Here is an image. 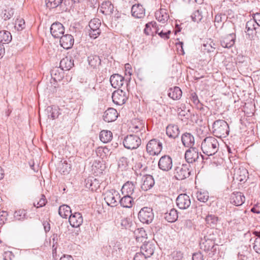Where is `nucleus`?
<instances>
[{
    "label": "nucleus",
    "instance_id": "a18cd8bd",
    "mask_svg": "<svg viewBox=\"0 0 260 260\" xmlns=\"http://www.w3.org/2000/svg\"><path fill=\"white\" fill-rule=\"evenodd\" d=\"M192 21L199 23L203 18L202 12L198 10L194 11L190 16Z\"/></svg>",
    "mask_w": 260,
    "mask_h": 260
},
{
    "label": "nucleus",
    "instance_id": "4be33fe9",
    "mask_svg": "<svg viewBox=\"0 0 260 260\" xmlns=\"http://www.w3.org/2000/svg\"><path fill=\"white\" fill-rule=\"evenodd\" d=\"M145 242L146 241H144V244L141 246V252L148 258L150 257L153 254L154 246L151 243Z\"/></svg>",
    "mask_w": 260,
    "mask_h": 260
},
{
    "label": "nucleus",
    "instance_id": "412c9836",
    "mask_svg": "<svg viewBox=\"0 0 260 260\" xmlns=\"http://www.w3.org/2000/svg\"><path fill=\"white\" fill-rule=\"evenodd\" d=\"M181 141L184 147L191 148L194 144V138L190 133H185L181 136Z\"/></svg>",
    "mask_w": 260,
    "mask_h": 260
},
{
    "label": "nucleus",
    "instance_id": "ea45409f",
    "mask_svg": "<svg viewBox=\"0 0 260 260\" xmlns=\"http://www.w3.org/2000/svg\"><path fill=\"white\" fill-rule=\"evenodd\" d=\"M86 186L92 191H95L100 187L99 181L96 179L88 180Z\"/></svg>",
    "mask_w": 260,
    "mask_h": 260
},
{
    "label": "nucleus",
    "instance_id": "6e6552de",
    "mask_svg": "<svg viewBox=\"0 0 260 260\" xmlns=\"http://www.w3.org/2000/svg\"><path fill=\"white\" fill-rule=\"evenodd\" d=\"M104 200L107 205L111 207H115L117 205V199H119L118 192L112 189L105 191L104 193Z\"/></svg>",
    "mask_w": 260,
    "mask_h": 260
},
{
    "label": "nucleus",
    "instance_id": "7c9ffc66",
    "mask_svg": "<svg viewBox=\"0 0 260 260\" xmlns=\"http://www.w3.org/2000/svg\"><path fill=\"white\" fill-rule=\"evenodd\" d=\"M101 11L106 15L112 14L114 11V6L111 2H103L101 6Z\"/></svg>",
    "mask_w": 260,
    "mask_h": 260
},
{
    "label": "nucleus",
    "instance_id": "473e14b6",
    "mask_svg": "<svg viewBox=\"0 0 260 260\" xmlns=\"http://www.w3.org/2000/svg\"><path fill=\"white\" fill-rule=\"evenodd\" d=\"M113 138L112 133L108 130H103L100 134V139L102 142L107 143L110 142Z\"/></svg>",
    "mask_w": 260,
    "mask_h": 260
},
{
    "label": "nucleus",
    "instance_id": "2f4dec72",
    "mask_svg": "<svg viewBox=\"0 0 260 260\" xmlns=\"http://www.w3.org/2000/svg\"><path fill=\"white\" fill-rule=\"evenodd\" d=\"M58 213L59 215L64 218H67L72 214V211L70 206L67 205H62L59 207Z\"/></svg>",
    "mask_w": 260,
    "mask_h": 260
},
{
    "label": "nucleus",
    "instance_id": "13d9d810",
    "mask_svg": "<svg viewBox=\"0 0 260 260\" xmlns=\"http://www.w3.org/2000/svg\"><path fill=\"white\" fill-rule=\"evenodd\" d=\"M191 117V113H187L186 115H185V116L180 117V121H181V123L183 125H185L188 124L189 119Z\"/></svg>",
    "mask_w": 260,
    "mask_h": 260
},
{
    "label": "nucleus",
    "instance_id": "dca6fc26",
    "mask_svg": "<svg viewBox=\"0 0 260 260\" xmlns=\"http://www.w3.org/2000/svg\"><path fill=\"white\" fill-rule=\"evenodd\" d=\"M158 167L163 171H167L171 169L172 167L171 158L167 155L162 156L158 161Z\"/></svg>",
    "mask_w": 260,
    "mask_h": 260
},
{
    "label": "nucleus",
    "instance_id": "9b49d317",
    "mask_svg": "<svg viewBox=\"0 0 260 260\" xmlns=\"http://www.w3.org/2000/svg\"><path fill=\"white\" fill-rule=\"evenodd\" d=\"M227 19V17L225 14H223L221 13L217 14L215 16V26L216 27H218L220 26L221 23L222 22L221 27H224L225 26H228L233 28H234V24L232 23L230 21H226V20Z\"/></svg>",
    "mask_w": 260,
    "mask_h": 260
},
{
    "label": "nucleus",
    "instance_id": "a211bd4d",
    "mask_svg": "<svg viewBox=\"0 0 260 260\" xmlns=\"http://www.w3.org/2000/svg\"><path fill=\"white\" fill-rule=\"evenodd\" d=\"M156 19L163 24L168 21L169 19L168 11L166 9L160 8L155 13Z\"/></svg>",
    "mask_w": 260,
    "mask_h": 260
},
{
    "label": "nucleus",
    "instance_id": "6e6d98bb",
    "mask_svg": "<svg viewBox=\"0 0 260 260\" xmlns=\"http://www.w3.org/2000/svg\"><path fill=\"white\" fill-rule=\"evenodd\" d=\"M179 91L178 87H175L173 89L170 88L168 92V96L174 100L178 99V91Z\"/></svg>",
    "mask_w": 260,
    "mask_h": 260
},
{
    "label": "nucleus",
    "instance_id": "de8ad7c7",
    "mask_svg": "<svg viewBox=\"0 0 260 260\" xmlns=\"http://www.w3.org/2000/svg\"><path fill=\"white\" fill-rule=\"evenodd\" d=\"M132 131L134 133L145 131L144 123L141 121H137L135 124H133L131 127Z\"/></svg>",
    "mask_w": 260,
    "mask_h": 260
},
{
    "label": "nucleus",
    "instance_id": "864d4df0",
    "mask_svg": "<svg viewBox=\"0 0 260 260\" xmlns=\"http://www.w3.org/2000/svg\"><path fill=\"white\" fill-rule=\"evenodd\" d=\"M128 167L127 158L125 157H122L118 161V168L122 171L127 169Z\"/></svg>",
    "mask_w": 260,
    "mask_h": 260
},
{
    "label": "nucleus",
    "instance_id": "f3484780",
    "mask_svg": "<svg viewBox=\"0 0 260 260\" xmlns=\"http://www.w3.org/2000/svg\"><path fill=\"white\" fill-rule=\"evenodd\" d=\"M60 44L64 49H70L74 44V40L71 35L67 34L60 38Z\"/></svg>",
    "mask_w": 260,
    "mask_h": 260
},
{
    "label": "nucleus",
    "instance_id": "4c0bfd02",
    "mask_svg": "<svg viewBox=\"0 0 260 260\" xmlns=\"http://www.w3.org/2000/svg\"><path fill=\"white\" fill-rule=\"evenodd\" d=\"M189 167L190 165L188 164L182 165V167L180 169V179H184L189 176L190 173L189 170Z\"/></svg>",
    "mask_w": 260,
    "mask_h": 260
},
{
    "label": "nucleus",
    "instance_id": "393cba45",
    "mask_svg": "<svg viewBox=\"0 0 260 260\" xmlns=\"http://www.w3.org/2000/svg\"><path fill=\"white\" fill-rule=\"evenodd\" d=\"M189 197L186 193H180V209H186L190 206Z\"/></svg>",
    "mask_w": 260,
    "mask_h": 260
},
{
    "label": "nucleus",
    "instance_id": "f03ea898",
    "mask_svg": "<svg viewBox=\"0 0 260 260\" xmlns=\"http://www.w3.org/2000/svg\"><path fill=\"white\" fill-rule=\"evenodd\" d=\"M200 248L207 252L210 257H212L217 251L218 245L215 243L213 236L210 234L205 236L200 243Z\"/></svg>",
    "mask_w": 260,
    "mask_h": 260
},
{
    "label": "nucleus",
    "instance_id": "9d476101",
    "mask_svg": "<svg viewBox=\"0 0 260 260\" xmlns=\"http://www.w3.org/2000/svg\"><path fill=\"white\" fill-rule=\"evenodd\" d=\"M50 32L54 38H60L64 32V27L59 22H55L50 26Z\"/></svg>",
    "mask_w": 260,
    "mask_h": 260
},
{
    "label": "nucleus",
    "instance_id": "8fccbe9b",
    "mask_svg": "<svg viewBox=\"0 0 260 260\" xmlns=\"http://www.w3.org/2000/svg\"><path fill=\"white\" fill-rule=\"evenodd\" d=\"M47 201L44 194H41V198L39 200L34 202V206L37 208H40L44 206L47 203Z\"/></svg>",
    "mask_w": 260,
    "mask_h": 260
},
{
    "label": "nucleus",
    "instance_id": "69168bd1",
    "mask_svg": "<svg viewBox=\"0 0 260 260\" xmlns=\"http://www.w3.org/2000/svg\"><path fill=\"white\" fill-rule=\"evenodd\" d=\"M192 260H203V256L201 252L195 253L192 255Z\"/></svg>",
    "mask_w": 260,
    "mask_h": 260
},
{
    "label": "nucleus",
    "instance_id": "37998d69",
    "mask_svg": "<svg viewBox=\"0 0 260 260\" xmlns=\"http://www.w3.org/2000/svg\"><path fill=\"white\" fill-rule=\"evenodd\" d=\"M255 28V21L250 20L247 22L245 26V31L247 33L248 35L250 36V35H252L253 31Z\"/></svg>",
    "mask_w": 260,
    "mask_h": 260
},
{
    "label": "nucleus",
    "instance_id": "c756f323",
    "mask_svg": "<svg viewBox=\"0 0 260 260\" xmlns=\"http://www.w3.org/2000/svg\"><path fill=\"white\" fill-rule=\"evenodd\" d=\"M73 66L74 61L70 58H63L60 61V70L61 71H68L70 70Z\"/></svg>",
    "mask_w": 260,
    "mask_h": 260
},
{
    "label": "nucleus",
    "instance_id": "3c124183",
    "mask_svg": "<svg viewBox=\"0 0 260 260\" xmlns=\"http://www.w3.org/2000/svg\"><path fill=\"white\" fill-rule=\"evenodd\" d=\"M101 25V20L98 18H94L89 22V26L91 29H100Z\"/></svg>",
    "mask_w": 260,
    "mask_h": 260
},
{
    "label": "nucleus",
    "instance_id": "e433bc0d",
    "mask_svg": "<svg viewBox=\"0 0 260 260\" xmlns=\"http://www.w3.org/2000/svg\"><path fill=\"white\" fill-rule=\"evenodd\" d=\"M136 239L138 242H144V240L147 238V234L143 229H138L135 232Z\"/></svg>",
    "mask_w": 260,
    "mask_h": 260
},
{
    "label": "nucleus",
    "instance_id": "603ef678",
    "mask_svg": "<svg viewBox=\"0 0 260 260\" xmlns=\"http://www.w3.org/2000/svg\"><path fill=\"white\" fill-rule=\"evenodd\" d=\"M156 26V22L154 21H151L147 23L145 25V28L144 29V32L146 35H150L151 33H153L152 31V28L154 29V27Z\"/></svg>",
    "mask_w": 260,
    "mask_h": 260
},
{
    "label": "nucleus",
    "instance_id": "cd10ccee",
    "mask_svg": "<svg viewBox=\"0 0 260 260\" xmlns=\"http://www.w3.org/2000/svg\"><path fill=\"white\" fill-rule=\"evenodd\" d=\"M136 198V196H131L129 195L124 194L120 200V204L121 206L124 208H131L134 203V199Z\"/></svg>",
    "mask_w": 260,
    "mask_h": 260
},
{
    "label": "nucleus",
    "instance_id": "f8f14e48",
    "mask_svg": "<svg viewBox=\"0 0 260 260\" xmlns=\"http://www.w3.org/2000/svg\"><path fill=\"white\" fill-rule=\"evenodd\" d=\"M236 35L234 32H231L225 37L221 38L220 44L222 47L230 48L233 46L235 43Z\"/></svg>",
    "mask_w": 260,
    "mask_h": 260
},
{
    "label": "nucleus",
    "instance_id": "79ce46f5",
    "mask_svg": "<svg viewBox=\"0 0 260 260\" xmlns=\"http://www.w3.org/2000/svg\"><path fill=\"white\" fill-rule=\"evenodd\" d=\"M51 75L55 81H59L63 77L62 71L61 70V72H59V68H58L53 69L51 72Z\"/></svg>",
    "mask_w": 260,
    "mask_h": 260
},
{
    "label": "nucleus",
    "instance_id": "680f3d73",
    "mask_svg": "<svg viewBox=\"0 0 260 260\" xmlns=\"http://www.w3.org/2000/svg\"><path fill=\"white\" fill-rule=\"evenodd\" d=\"M101 34L100 29H91L89 31V36L93 39L96 38Z\"/></svg>",
    "mask_w": 260,
    "mask_h": 260
},
{
    "label": "nucleus",
    "instance_id": "09e8293b",
    "mask_svg": "<svg viewBox=\"0 0 260 260\" xmlns=\"http://www.w3.org/2000/svg\"><path fill=\"white\" fill-rule=\"evenodd\" d=\"M63 0H46V6L50 8H55L60 6Z\"/></svg>",
    "mask_w": 260,
    "mask_h": 260
},
{
    "label": "nucleus",
    "instance_id": "58836bf2",
    "mask_svg": "<svg viewBox=\"0 0 260 260\" xmlns=\"http://www.w3.org/2000/svg\"><path fill=\"white\" fill-rule=\"evenodd\" d=\"M218 220V217L213 214H208L205 218V221L208 226L213 228L216 226Z\"/></svg>",
    "mask_w": 260,
    "mask_h": 260
},
{
    "label": "nucleus",
    "instance_id": "a878e982",
    "mask_svg": "<svg viewBox=\"0 0 260 260\" xmlns=\"http://www.w3.org/2000/svg\"><path fill=\"white\" fill-rule=\"evenodd\" d=\"M89 65L93 69H98L101 64V59L97 55H90L88 57Z\"/></svg>",
    "mask_w": 260,
    "mask_h": 260
},
{
    "label": "nucleus",
    "instance_id": "ddd939ff",
    "mask_svg": "<svg viewBox=\"0 0 260 260\" xmlns=\"http://www.w3.org/2000/svg\"><path fill=\"white\" fill-rule=\"evenodd\" d=\"M69 221L72 227H79L83 221L82 214L79 212L72 213L69 218Z\"/></svg>",
    "mask_w": 260,
    "mask_h": 260
},
{
    "label": "nucleus",
    "instance_id": "c03bdc74",
    "mask_svg": "<svg viewBox=\"0 0 260 260\" xmlns=\"http://www.w3.org/2000/svg\"><path fill=\"white\" fill-rule=\"evenodd\" d=\"M197 198L199 201L205 203L209 199L208 192L205 191H198L197 192Z\"/></svg>",
    "mask_w": 260,
    "mask_h": 260
},
{
    "label": "nucleus",
    "instance_id": "774afa93",
    "mask_svg": "<svg viewBox=\"0 0 260 260\" xmlns=\"http://www.w3.org/2000/svg\"><path fill=\"white\" fill-rule=\"evenodd\" d=\"M252 20L255 21V23L260 26V13L255 14Z\"/></svg>",
    "mask_w": 260,
    "mask_h": 260
},
{
    "label": "nucleus",
    "instance_id": "0e129e2a",
    "mask_svg": "<svg viewBox=\"0 0 260 260\" xmlns=\"http://www.w3.org/2000/svg\"><path fill=\"white\" fill-rule=\"evenodd\" d=\"M3 256L4 260H12L14 255L12 252L6 251L4 252Z\"/></svg>",
    "mask_w": 260,
    "mask_h": 260
},
{
    "label": "nucleus",
    "instance_id": "4d7b16f0",
    "mask_svg": "<svg viewBox=\"0 0 260 260\" xmlns=\"http://www.w3.org/2000/svg\"><path fill=\"white\" fill-rule=\"evenodd\" d=\"M25 24L24 20L23 19H17L15 21V28L18 31L22 30L25 28Z\"/></svg>",
    "mask_w": 260,
    "mask_h": 260
},
{
    "label": "nucleus",
    "instance_id": "39448f33",
    "mask_svg": "<svg viewBox=\"0 0 260 260\" xmlns=\"http://www.w3.org/2000/svg\"><path fill=\"white\" fill-rule=\"evenodd\" d=\"M162 143L156 139L150 140L146 145V151L152 155L159 154L162 150Z\"/></svg>",
    "mask_w": 260,
    "mask_h": 260
},
{
    "label": "nucleus",
    "instance_id": "b1692460",
    "mask_svg": "<svg viewBox=\"0 0 260 260\" xmlns=\"http://www.w3.org/2000/svg\"><path fill=\"white\" fill-rule=\"evenodd\" d=\"M166 134L171 138H177L179 135V126L177 125H169L166 128Z\"/></svg>",
    "mask_w": 260,
    "mask_h": 260
},
{
    "label": "nucleus",
    "instance_id": "49530a36",
    "mask_svg": "<svg viewBox=\"0 0 260 260\" xmlns=\"http://www.w3.org/2000/svg\"><path fill=\"white\" fill-rule=\"evenodd\" d=\"M26 215V212L25 210L20 209L15 212L14 217L16 220H21L25 218Z\"/></svg>",
    "mask_w": 260,
    "mask_h": 260
},
{
    "label": "nucleus",
    "instance_id": "20e7f679",
    "mask_svg": "<svg viewBox=\"0 0 260 260\" xmlns=\"http://www.w3.org/2000/svg\"><path fill=\"white\" fill-rule=\"evenodd\" d=\"M123 144L126 149H136L141 145V140L138 136L129 135L124 138Z\"/></svg>",
    "mask_w": 260,
    "mask_h": 260
},
{
    "label": "nucleus",
    "instance_id": "338daca9",
    "mask_svg": "<svg viewBox=\"0 0 260 260\" xmlns=\"http://www.w3.org/2000/svg\"><path fill=\"white\" fill-rule=\"evenodd\" d=\"M191 99L194 105H198L200 102L196 93H192L191 94Z\"/></svg>",
    "mask_w": 260,
    "mask_h": 260
},
{
    "label": "nucleus",
    "instance_id": "aec40b11",
    "mask_svg": "<svg viewBox=\"0 0 260 260\" xmlns=\"http://www.w3.org/2000/svg\"><path fill=\"white\" fill-rule=\"evenodd\" d=\"M118 116L117 111L112 108L108 109L103 115L104 120L107 122H110L115 121Z\"/></svg>",
    "mask_w": 260,
    "mask_h": 260
},
{
    "label": "nucleus",
    "instance_id": "f257e3e1",
    "mask_svg": "<svg viewBox=\"0 0 260 260\" xmlns=\"http://www.w3.org/2000/svg\"><path fill=\"white\" fill-rule=\"evenodd\" d=\"M219 147L218 141L212 136L206 137L201 144L203 152L208 156L214 155L218 151Z\"/></svg>",
    "mask_w": 260,
    "mask_h": 260
},
{
    "label": "nucleus",
    "instance_id": "052dcab7",
    "mask_svg": "<svg viewBox=\"0 0 260 260\" xmlns=\"http://www.w3.org/2000/svg\"><path fill=\"white\" fill-rule=\"evenodd\" d=\"M8 214L7 212L2 211L0 212V224H3L7 219Z\"/></svg>",
    "mask_w": 260,
    "mask_h": 260
},
{
    "label": "nucleus",
    "instance_id": "0eeeda50",
    "mask_svg": "<svg viewBox=\"0 0 260 260\" xmlns=\"http://www.w3.org/2000/svg\"><path fill=\"white\" fill-rule=\"evenodd\" d=\"M184 157L188 164L196 161H198L200 159V158L201 160L205 159L204 156L201 153L199 154L197 148L195 147L189 148L185 151Z\"/></svg>",
    "mask_w": 260,
    "mask_h": 260
},
{
    "label": "nucleus",
    "instance_id": "f704fd0d",
    "mask_svg": "<svg viewBox=\"0 0 260 260\" xmlns=\"http://www.w3.org/2000/svg\"><path fill=\"white\" fill-rule=\"evenodd\" d=\"M12 40L11 33L7 30L0 31V42L3 44H8Z\"/></svg>",
    "mask_w": 260,
    "mask_h": 260
},
{
    "label": "nucleus",
    "instance_id": "c9c22d12",
    "mask_svg": "<svg viewBox=\"0 0 260 260\" xmlns=\"http://www.w3.org/2000/svg\"><path fill=\"white\" fill-rule=\"evenodd\" d=\"M248 174L247 170L244 168H239L234 173V177L240 182L243 181L246 179V175Z\"/></svg>",
    "mask_w": 260,
    "mask_h": 260
},
{
    "label": "nucleus",
    "instance_id": "e2e57ef3",
    "mask_svg": "<svg viewBox=\"0 0 260 260\" xmlns=\"http://www.w3.org/2000/svg\"><path fill=\"white\" fill-rule=\"evenodd\" d=\"M147 257L144 255L141 252L136 253L134 260H146Z\"/></svg>",
    "mask_w": 260,
    "mask_h": 260
},
{
    "label": "nucleus",
    "instance_id": "5fc2aeb1",
    "mask_svg": "<svg viewBox=\"0 0 260 260\" xmlns=\"http://www.w3.org/2000/svg\"><path fill=\"white\" fill-rule=\"evenodd\" d=\"M171 31L170 30H166L164 28H162L160 31H159V29L157 28L155 30V33L157 34L161 38L164 39H168L169 38V35L171 34Z\"/></svg>",
    "mask_w": 260,
    "mask_h": 260
},
{
    "label": "nucleus",
    "instance_id": "6ab92c4d",
    "mask_svg": "<svg viewBox=\"0 0 260 260\" xmlns=\"http://www.w3.org/2000/svg\"><path fill=\"white\" fill-rule=\"evenodd\" d=\"M230 199L231 203L237 206L242 205L245 201L244 196L241 192H234Z\"/></svg>",
    "mask_w": 260,
    "mask_h": 260
},
{
    "label": "nucleus",
    "instance_id": "1a4fd4ad",
    "mask_svg": "<svg viewBox=\"0 0 260 260\" xmlns=\"http://www.w3.org/2000/svg\"><path fill=\"white\" fill-rule=\"evenodd\" d=\"M112 98L113 102L117 105L124 104L127 100L125 92L119 89L114 91Z\"/></svg>",
    "mask_w": 260,
    "mask_h": 260
},
{
    "label": "nucleus",
    "instance_id": "bf43d9fd",
    "mask_svg": "<svg viewBox=\"0 0 260 260\" xmlns=\"http://www.w3.org/2000/svg\"><path fill=\"white\" fill-rule=\"evenodd\" d=\"M183 108H184V109H182V110L180 111V117L185 116V115L187 113H190V107L189 104H187L186 105H182Z\"/></svg>",
    "mask_w": 260,
    "mask_h": 260
},
{
    "label": "nucleus",
    "instance_id": "423d86ee",
    "mask_svg": "<svg viewBox=\"0 0 260 260\" xmlns=\"http://www.w3.org/2000/svg\"><path fill=\"white\" fill-rule=\"evenodd\" d=\"M138 218L140 221L143 223L149 224L151 223L154 218L152 208L147 207L142 208L138 213Z\"/></svg>",
    "mask_w": 260,
    "mask_h": 260
},
{
    "label": "nucleus",
    "instance_id": "bb28decb",
    "mask_svg": "<svg viewBox=\"0 0 260 260\" xmlns=\"http://www.w3.org/2000/svg\"><path fill=\"white\" fill-rule=\"evenodd\" d=\"M131 11L132 15L136 18H141L144 16V9L139 4L133 5Z\"/></svg>",
    "mask_w": 260,
    "mask_h": 260
},
{
    "label": "nucleus",
    "instance_id": "7ed1b4c3",
    "mask_svg": "<svg viewBox=\"0 0 260 260\" xmlns=\"http://www.w3.org/2000/svg\"><path fill=\"white\" fill-rule=\"evenodd\" d=\"M212 129L214 136L218 138L225 137L229 134V125L223 120L215 121L212 125Z\"/></svg>",
    "mask_w": 260,
    "mask_h": 260
},
{
    "label": "nucleus",
    "instance_id": "4468645a",
    "mask_svg": "<svg viewBox=\"0 0 260 260\" xmlns=\"http://www.w3.org/2000/svg\"><path fill=\"white\" fill-rule=\"evenodd\" d=\"M111 84L114 88L119 89L124 84V78L118 74L112 75L110 79Z\"/></svg>",
    "mask_w": 260,
    "mask_h": 260
},
{
    "label": "nucleus",
    "instance_id": "5701e85b",
    "mask_svg": "<svg viewBox=\"0 0 260 260\" xmlns=\"http://www.w3.org/2000/svg\"><path fill=\"white\" fill-rule=\"evenodd\" d=\"M143 184L141 188L144 190L150 189L154 184V180L153 177L150 175L144 176L142 178Z\"/></svg>",
    "mask_w": 260,
    "mask_h": 260
},
{
    "label": "nucleus",
    "instance_id": "a19ab883",
    "mask_svg": "<svg viewBox=\"0 0 260 260\" xmlns=\"http://www.w3.org/2000/svg\"><path fill=\"white\" fill-rule=\"evenodd\" d=\"M47 111L48 117L52 119L57 118L59 115L58 109L55 107H48L47 108Z\"/></svg>",
    "mask_w": 260,
    "mask_h": 260
},
{
    "label": "nucleus",
    "instance_id": "72a5a7b5",
    "mask_svg": "<svg viewBox=\"0 0 260 260\" xmlns=\"http://www.w3.org/2000/svg\"><path fill=\"white\" fill-rule=\"evenodd\" d=\"M252 233L256 237L253 241V248L256 253L260 254V231H254Z\"/></svg>",
    "mask_w": 260,
    "mask_h": 260
},
{
    "label": "nucleus",
    "instance_id": "c85d7f7f",
    "mask_svg": "<svg viewBox=\"0 0 260 260\" xmlns=\"http://www.w3.org/2000/svg\"><path fill=\"white\" fill-rule=\"evenodd\" d=\"M164 218L169 222H174L178 218V212L177 210L174 208L172 209L169 212L164 214Z\"/></svg>",
    "mask_w": 260,
    "mask_h": 260
},
{
    "label": "nucleus",
    "instance_id": "2eb2a0df",
    "mask_svg": "<svg viewBox=\"0 0 260 260\" xmlns=\"http://www.w3.org/2000/svg\"><path fill=\"white\" fill-rule=\"evenodd\" d=\"M137 184L136 182L127 181L125 183L121 188V191L123 194H126L131 196H136L134 190Z\"/></svg>",
    "mask_w": 260,
    "mask_h": 260
}]
</instances>
